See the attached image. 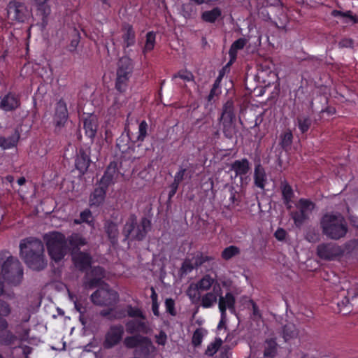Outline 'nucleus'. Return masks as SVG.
I'll list each match as a JSON object with an SVG mask.
<instances>
[{"label":"nucleus","mask_w":358,"mask_h":358,"mask_svg":"<svg viewBox=\"0 0 358 358\" xmlns=\"http://www.w3.org/2000/svg\"><path fill=\"white\" fill-rule=\"evenodd\" d=\"M44 252V245L40 239L28 237L20 241V257L34 271H40L46 268L48 262Z\"/></svg>","instance_id":"obj_1"},{"label":"nucleus","mask_w":358,"mask_h":358,"mask_svg":"<svg viewBox=\"0 0 358 358\" xmlns=\"http://www.w3.org/2000/svg\"><path fill=\"white\" fill-rule=\"evenodd\" d=\"M0 276L11 286L19 285L23 279V266L19 259L8 251L0 252Z\"/></svg>","instance_id":"obj_2"},{"label":"nucleus","mask_w":358,"mask_h":358,"mask_svg":"<svg viewBox=\"0 0 358 358\" xmlns=\"http://www.w3.org/2000/svg\"><path fill=\"white\" fill-rule=\"evenodd\" d=\"M150 229V220L146 217H143L138 224L136 215L135 214H131L122 229V234L124 236L123 241H142L145 239Z\"/></svg>","instance_id":"obj_3"},{"label":"nucleus","mask_w":358,"mask_h":358,"mask_svg":"<svg viewBox=\"0 0 358 358\" xmlns=\"http://www.w3.org/2000/svg\"><path fill=\"white\" fill-rule=\"evenodd\" d=\"M48 255L52 260L59 262L68 254L71 248L68 245L67 238L58 231L45 234L43 236Z\"/></svg>","instance_id":"obj_4"},{"label":"nucleus","mask_w":358,"mask_h":358,"mask_svg":"<svg viewBox=\"0 0 358 358\" xmlns=\"http://www.w3.org/2000/svg\"><path fill=\"white\" fill-rule=\"evenodd\" d=\"M93 304L101 307L115 306L120 300L119 294L108 283L99 287L90 296Z\"/></svg>","instance_id":"obj_5"},{"label":"nucleus","mask_w":358,"mask_h":358,"mask_svg":"<svg viewBox=\"0 0 358 358\" xmlns=\"http://www.w3.org/2000/svg\"><path fill=\"white\" fill-rule=\"evenodd\" d=\"M124 344L127 348H135L134 354L141 357H147L154 348L151 339L142 335H134L124 338Z\"/></svg>","instance_id":"obj_6"},{"label":"nucleus","mask_w":358,"mask_h":358,"mask_svg":"<svg viewBox=\"0 0 358 358\" xmlns=\"http://www.w3.org/2000/svg\"><path fill=\"white\" fill-rule=\"evenodd\" d=\"M8 17L18 22H24L29 16V11L24 3L10 1L7 5Z\"/></svg>","instance_id":"obj_7"},{"label":"nucleus","mask_w":358,"mask_h":358,"mask_svg":"<svg viewBox=\"0 0 358 358\" xmlns=\"http://www.w3.org/2000/svg\"><path fill=\"white\" fill-rule=\"evenodd\" d=\"M90 155V146H80L77 150L75 156V168L82 176L85 175L88 171V169L92 162Z\"/></svg>","instance_id":"obj_8"},{"label":"nucleus","mask_w":358,"mask_h":358,"mask_svg":"<svg viewBox=\"0 0 358 358\" xmlns=\"http://www.w3.org/2000/svg\"><path fill=\"white\" fill-rule=\"evenodd\" d=\"M126 331L134 335H147L152 331L149 322L147 320L141 318L131 319L125 323Z\"/></svg>","instance_id":"obj_9"},{"label":"nucleus","mask_w":358,"mask_h":358,"mask_svg":"<svg viewBox=\"0 0 358 358\" xmlns=\"http://www.w3.org/2000/svg\"><path fill=\"white\" fill-rule=\"evenodd\" d=\"M124 335V327L122 324L113 325L105 336L103 345L106 349H110L117 345Z\"/></svg>","instance_id":"obj_10"},{"label":"nucleus","mask_w":358,"mask_h":358,"mask_svg":"<svg viewBox=\"0 0 358 358\" xmlns=\"http://www.w3.org/2000/svg\"><path fill=\"white\" fill-rule=\"evenodd\" d=\"M75 267L80 272H87L91 268L92 257L89 252H78L71 254Z\"/></svg>","instance_id":"obj_11"},{"label":"nucleus","mask_w":358,"mask_h":358,"mask_svg":"<svg viewBox=\"0 0 358 358\" xmlns=\"http://www.w3.org/2000/svg\"><path fill=\"white\" fill-rule=\"evenodd\" d=\"M344 257L346 259H358V239L350 240L343 245H337V259Z\"/></svg>","instance_id":"obj_12"},{"label":"nucleus","mask_w":358,"mask_h":358,"mask_svg":"<svg viewBox=\"0 0 358 358\" xmlns=\"http://www.w3.org/2000/svg\"><path fill=\"white\" fill-rule=\"evenodd\" d=\"M320 227L324 235L329 238L336 239V215L324 214L320 220Z\"/></svg>","instance_id":"obj_13"},{"label":"nucleus","mask_w":358,"mask_h":358,"mask_svg":"<svg viewBox=\"0 0 358 358\" xmlns=\"http://www.w3.org/2000/svg\"><path fill=\"white\" fill-rule=\"evenodd\" d=\"M69 117L66 104L63 99L59 100L56 103L53 122L56 129L64 127Z\"/></svg>","instance_id":"obj_14"},{"label":"nucleus","mask_w":358,"mask_h":358,"mask_svg":"<svg viewBox=\"0 0 358 358\" xmlns=\"http://www.w3.org/2000/svg\"><path fill=\"white\" fill-rule=\"evenodd\" d=\"M83 127L85 134L90 138L91 143L94 142L98 128V119L94 114H90L84 119Z\"/></svg>","instance_id":"obj_15"},{"label":"nucleus","mask_w":358,"mask_h":358,"mask_svg":"<svg viewBox=\"0 0 358 358\" xmlns=\"http://www.w3.org/2000/svg\"><path fill=\"white\" fill-rule=\"evenodd\" d=\"M20 100L18 95L13 93L6 94L0 102V108L4 111H13L19 108Z\"/></svg>","instance_id":"obj_16"},{"label":"nucleus","mask_w":358,"mask_h":358,"mask_svg":"<svg viewBox=\"0 0 358 358\" xmlns=\"http://www.w3.org/2000/svg\"><path fill=\"white\" fill-rule=\"evenodd\" d=\"M317 255L322 259L333 260L336 257V245L332 243H322L317 247Z\"/></svg>","instance_id":"obj_17"},{"label":"nucleus","mask_w":358,"mask_h":358,"mask_svg":"<svg viewBox=\"0 0 358 358\" xmlns=\"http://www.w3.org/2000/svg\"><path fill=\"white\" fill-rule=\"evenodd\" d=\"M104 231L106 232L108 239L112 245H115L118 243L119 229L117 224L110 220H106L103 223Z\"/></svg>","instance_id":"obj_18"},{"label":"nucleus","mask_w":358,"mask_h":358,"mask_svg":"<svg viewBox=\"0 0 358 358\" xmlns=\"http://www.w3.org/2000/svg\"><path fill=\"white\" fill-rule=\"evenodd\" d=\"M231 170L236 173L235 176H240L242 184L244 181L243 176L246 175L250 170V164L248 159L243 158L241 160H236L231 164ZM247 179V177L245 178Z\"/></svg>","instance_id":"obj_19"},{"label":"nucleus","mask_w":358,"mask_h":358,"mask_svg":"<svg viewBox=\"0 0 358 358\" xmlns=\"http://www.w3.org/2000/svg\"><path fill=\"white\" fill-rule=\"evenodd\" d=\"M133 73L127 71L116 70L115 89L120 93L124 92Z\"/></svg>","instance_id":"obj_20"},{"label":"nucleus","mask_w":358,"mask_h":358,"mask_svg":"<svg viewBox=\"0 0 358 358\" xmlns=\"http://www.w3.org/2000/svg\"><path fill=\"white\" fill-rule=\"evenodd\" d=\"M254 180L255 185L257 187L261 188L262 189H264L265 183L267 179L264 168L262 166L261 160L259 158L255 159Z\"/></svg>","instance_id":"obj_21"},{"label":"nucleus","mask_w":358,"mask_h":358,"mask_svg":"<svg viewBox=\"0 0 358 358\" xmlns=\"http://www.w3.org/2000/svg\"><path fill=\"white\" fill-rule=\"evenodd\" d=\"M222 125V130L225 138L232 139L238 132V128L236 124V120H218Z\"/></svg>","instance_id":"obj_22"},{"label":"nucleus","mask_w":358,"mask_h":358,"mask_svg":"<svg viewBox=\"0 0 358 358\" xmlns=\"http://www.w3.org/2000/svg\"><path fill=\"white\" fill-rule=\"evenodd\" d=\"M106 192L102 188L96 187L90 196V206L91 208L99 207L102 206L105 201Z\"/></svg>","instance_id":"obj_23"},{"label":"nucleus","mask_w":358,"mask_h":358,"mask_svg":"<svg viewBox=\"0 0 358 358\" xmlns=\"http://www.w3.org/2000/svg\"><path fill=\"white\" fill-rule=\"evenodd\" d=\"M67 241L71 248V254L81 252L80 247L87 244V239L77 233L69 236L67 238Z\"/></svg>","instance_id":"obj_24"},{"label":"nucleus","mask_w":358,"mask_h":358,"mask_svg":"<svg viewBox=\"0 0 358 358\" xmlns=\"http://www.w3.org/2000/svg\"><path fill=\"white\" fill-rule=\"evenodd\" d=\"M20 138V131L15 129L13 134L8 137L0 136V147L3 149H10L17 146Z\"/></svg>","instance_id":"obj_25"},{"label":"nucleus","mask_w":358,"mask_h":358,"mask_svg":"<svg viewBox=\"0 0 358 358\" xmlns=\"http://www.w3.org/2000/svg\"><path fill=\"white\" fill-rule=\"evenodd\" d=\"M122 30L124 31L122 38L124 42V48L125 49L135 44L136 35L132 25L128 23L123 24Z\"/></svg>","instance_id":"obj_26"},{"label":"nucleus","mask_w":358,"mask_h":358,"mask_svg":"<svg viewBox=\"0 0 358 358\" xmlns=\"http://www.w3.org/2000/svg\"><path fill=\"white\" fill-rule=\"evenodd\" d=\"M299 331L296 325L291 322L286 321V323L282 327V336L285 342L296 338Z\"/></svg>","instance_id":"obj_27"},{"label":"nucleus","mask_w":358,"mask_h":358,"mask_svg":"<svg viewBox=\"0 0 358 358\" xmlns=\"http://www.w3.org/2000/svg\"><path fill=\"white\" fill-rule=\"evenodd\" d=\"M236 120L234 101L232 99L227 100L222 106V113L218 120Z\"/></svg>","instance_id":"obj_28"},{"label":"nucleus","mask_w":358,"mask_h":358,"mask_svg":"<svg viewBox=\"0 0 358 358\" xmlns=\"http://www.w3.org/2000/svg\"><path fill=\"white\" fill-rule=\"evenodd\" d=\"M222 9L219 7H213L210 10L203 11L201 15V19L207 23H215L219 18H222Z\"/></svg>","instance_id":"obj_29"},{"label":"nucleus","mask_w":358,"mask_h":358,"mask_svg":"<svg viewBox=\"0 0 358 358\" xmlns=\"http://www.w3.org/2000/svg\"><path fill=\"white\" fill-rule=\"evenodd\" d=\"M134 141L135 140H133L128 131L126 134L122 133V135L117 139L116 147L122 153L127 152L130 148L129 145V142L131 141L133 143H134Z\"/></svg>","instance_id":"obj_30"},{"label":"nucleus","mask_w":358,"mask_h":358,"mask_svg":"<svg viewBox=\"0 0 358 358\" xmlns=\"http://www.w3.org/2000/svg\"><path fill=\"white\" fill-rule=\"evenodd\" d=\"M236 299L233 294L230 292H227L224 297H220L219 299V309L220 310V304L222 303L225 307V311L227 308L231 311V313L236 314L235 308Z\"/></svg>","instance_id":"obj_31"},{"label":"nucleus","mask_w":358,"mask_h":358,"mask_svg":"<svg viewBox=\"0 0 358 358\" xmlns=\"http://www.w3.org/2000/svg\"><path fill=\"white\" fill-rule=\"evenodd\" d=\"M296 122L301 134H306L313 124L312 119L305 115H299L296 117Z\"/></svg>","instance_id":"obj_32"},{"label":"nucleus","mask_w":358,"mask_h":358,"mask_svg":"<svg viewBox=\"0 0 358 358\" xmlns=\"http://www.w3.org/2000/svg\"><path fill=\"white\" fill-rule=\"evenodd\" d=\"M277 343L275 339H267L265 342L264 356L266 358H273L277 354Z\"/></svg>","instance_id":"obj_33"},{"label":"nucleus","mask_w":358,"mask_h":358,"mask_svg":"<svg viewBox=\"0 0 358 358\" xmlns=\"http://www.w3.org/2000/svg\"><path fill=\"white\" fill-rule=\"evenodd\" d=\"M242 301L247 305V308H249V306H252V313L251 315V319L253 321H258L262 319V316L259 308L252 299H250L247 296H243L242 298Z\"/></svg>","instance_id":"obj_34"},{"label":"nucleus","mask_w":358,"mask_h":358,"mask_svg":"<svg viewBox=\"0 0 358 358\" xmlns=\"http://www.w3.org/2000/svg\"><path fill=\"white\" fill-rule=\"evenodd\" d=\"M134 69L133 60L127 55L120 57L117 63V69L133 73Z\"/></svg>","instance_id":"obj_35"},{"label":"nucleus","mask_w":358,"mask_h":358,"mask_svg":"<svg viewBox=\"0 0 358 358\" xmlns=\"http://www.w3.org/2000/svg\"><path fill=\"white\" fill-rule=\"evenodd\" d=\"M337 18H339L343 23L346 24L358 23V16L352 15V12L350 10L345 12L337 10Z\"/></svg>","instance_id":"obj_36"},{"label":"nucleus","mask_w":358,"mask_h":358,"mask_svg":"<svg viewBox=\"0 0 358 358\" xmlns=\"http://www.w3.org/2000/svg\"><path fill=\"white\" fill-rule=\"evenodd\" d=\"M293 134L291 130L287 129L280 136V145L283 150L287 152L292 143Z\"/></svg>","instance_id":"obj_37"},{"label":"nucleus","mask_w":358,"mask_h":358,"mask_svg":"<svg viewBox=\"0 0 358 358\" xmlns=\"http://www.w3.org/2000/svg\"><path fill=\"white\" fill-rule=\"evenodd\" d=\"M282 189V195L284 201V203L287 206V208H289L291 206H288L289 202L292 201V199L294 196V192L292 187L287 183L284 182L281 185Z\"/></svg>","instance_id":"obj_38"},{"label":"nucleus","mask_w":358,"mask_h":358,"mask_svg":"<svg viewBox=\"0 0 358 358\" xmlns=\"http://www.w3.org/2000/svg\"><path fill=\"white\" fill-rule=\"evenodd\" d=\"M37 10L40 15L42 16L41 25L44 29L48 23V17L51 13L50 6L47 3H44L37 6Z\"/></svg>","instance_id":"obj_39"},{"label":"nucleus","mask_w":358,"mask_h":358,"mask_svg":"<svg viewBox=\"0 0 358 358\" xmlns=\"http://www.w3.org/2000/svg\"><path fill=\"white\" fill-rule=\"evenodd\" d=\"M214 278L210 275H205L195 285L200 291H207L214 284Z\"/></svg>","instance_id":"obj_40"},{"label":"nucleus","mask_w":358,"mask_h":358,"mask_svg":"<svg viewBox=\"0 0 358 358\" xmlns=\"http://www.w3.org/2000/svg\"><path fill=\"white\" fill-rule=\"evenodd\" d=\"M348 232V226L343 217L337 213V239L345 236Z\"/></svg>","instance_id":"obj_41"},{"label":"nucleus","mask_w":358,"mask_h":358,"mask_svg":"<svg viewBox=\"0 0 358 358\" xmlns=\"http://www.w3.org/2000/svg\"><path fill=\"white\" fill-rule=\"evenodd\" d=\"M241 253L240 248L235 245H230L223 250L221 257L224 260H229Z\"/></svg>","instance_id":"obj_42"},{"label":"nucleus","mask_w":358,"mask_h":358,"mask_svg":"<svg viewBox=\"0 0 358 358\" xmlns=\"http://www.w3.org/2000/svg\"><path fill=\"white\" fill-rule=\"evenodd\" d=\"M182 13L187 19L194 18L196 15V8L192 3H184L182 6Z\"/></svg>","instance_id":"obj_43"},{"label":"nucleus","mask_w":358,"mask_h":358,"mask_svg":"<svg viewBox=\"0 0 358 358\" xmlns=\"http://www.w3.org/2000/svg\"><path fill=\"white\" fill-rule=\"evenodd\" d=\"M127 313L129 317H131L133 319H146V315L143 313V310L141 308L133 307L131 305L127 306Z\"/></svg>","instance_id":"obj_44"},{"label":"nucleus","mask_w":358,"mask_h":358,"mask_svg":"<svg viewBox=\"0 0 358 358\" xmlns=\"http://www.w3.org/2000/svg\"><path fill=\"white\" fill-rule=\"evenodd\" d=\"M80 40V35L78 31L74 29L71 34V42L67 46L68 50L73 52H75Z\"/></svg>","instance_id":"obj_45"},{"label":"nucleus","mask_w":358,"mask_h":358,"mask_svg":"<svg viewBox=\"0 0 358 358\" xmlns=\"http://www.w3.org/2000/svg\"><path fill=\"white\" fill-rule=\"evenodd\" d=\"M223 341L220 338H216L213 343H211L205 351V355L208 357H213L220 349Z\"/></svg>","instance_id":"obj_46"},{"label":"nucleus","mask_w":358,"mask_h":358,"mask_svg":"<svg viewBox=\"0 0 358 358\" xmlns=\"http://www.w3.org/2000/svg\"><path fill=\"white\" fill-rule=\"evenodd\" d=\"M217 299L214 293L208 292L202 296L201 305L203 308H210L217 302Z\"/></svg>","instance_id":"obj_47"},{"label":"nucleus","mask_w":358,"mask_h":358,"mask_svg":"<svg viewBox=\"0 0 358 358\" xmlns=\"http://www.w3.org/2000/svg\"><path fill=\"white\" fill-rule=\"evenodd\" d=\"M80 221L78 222L75 220L76 223L86 222L90 226L94 227V219L92 217V212L89 209H85L82 211L80 214Z\"/></svg>","instance_id":"obj_48"},{"label":"nucleus","mask_w":358,"mask_h":358,"mask_svg":"<svg viewBox=\"0 0 358 358\" xmlns=\"http://www.w3.org/2000/svg\"><path fill=\"white\" fill-rule=\"evenodd\" d=\"M248 40L245 38H240L235 41L231 45L229 53H233L237 55V51L242 50L246 45Z\"/></svg>","instance_id":"obj_49"},{"label":"nucleus","mask_w":358,"mask_h":358,"mask_svg":"<svg viewBox=\"0 0 358 358\" xmlns=\"http://www.w3.org/2000/svg\"><path fill=\"white\" fill-rule=\"evenodd\" d=\"M187 294L193 302H196L201 299L200 290L195 285L194 286L193 284L190 285L187 289Z\"/></svg>","instance_id":"obj_50"},{"label":"nucleus","mask_w":358,"mask_h":358,"mask_svg":"<svg viewBox=\"0 0 358 358\" xmlns=\"http://www.w3.org/2000/svg\"><path fill=\"white\" fill-rule=\"evenodd\" d=\"M155 44V33L154 31H149L146 34V41L143 50V52L146 51H151Z\"/></svg>","instance_id":"obj_51"},{"label":"nucleus","mask_w":358,"mask_h":358,"mask_svg":"<svg viewBox=\"0 0 358 358\" xmlns=\"http://www.w3.org/2000/svg\"><path fill=\"white\" fill-rule=\"evenodd\" d=\"M292 217L297 227H300L307 218V215L303 210L292 212Z\"/></svg>","instance_id":"obj_52"},{"label":"nucleus","mask_w":358,"mask_h":358,"mask_svg":"<svg viewBox=\"0 0 358 358\" xmlns=\"http://www.w3.org/2000/svg\"><path fill=\"white\" fill-rule=\"evenodd\" d=\"M113 308H109L107 310H102L100 312V315L104 317H108L109 320H115V319H121L124 317V312L122 311L120 313H116L115 314H113L112 312Z\"/></svg>","instance_id":"obj_53"},{"label":"nucleus","mask_w":358,"mask_h":358,"mask_svg":"<svg viewBox=\"0 0 358 358\" xmlns=\"http://www.w3.org/2000/svg\"><path fill=\"white\" fill-rule=\"evenodd\" d=\"M203 338V329L202 328L196 329L192 338V343L195 347H199Z\"/></svg>","instance_id":"obj_54"},{"label":"nucleus","mask_w":358,"mask_h":358,"mask_svg":"<svg viewBox=\"0 0 358 358\" xmlns=\"http://www.w3.org/2000/svg\"><path fill=\"white\" fill-rule=\"evenodd\" d=\"M148 124L145 120H143L138 127V135L134 142L143 141L147 136Z\"/></svg>","instance_id":"obj_55"},{"label":"nucleus","mask_w":358,"mask_h":358,"mask_svg":"<svg viewBox=\"0 0 358 358\" xmlns=\"http://www.w3.org/2000/svg\"><path fill=\"white\" fill-rule=\"evenodd\" d=\"M214 258L210 256H204L202 252H199L194 257V266L198 268L202 266L206 262L213 260Z\"/></svg>","instance_id":"obj_56"},{"label":"nucleus","mask_w":358,"mask_h":358,"mask_svg":"<svg viewBox=\"0 0 358 358\" xmlns=\"http://www.w3.org/2000/svg\"><path fill=\"white\" fill-rule=\"evenodd\" d=\"M102 279L101 278L92 277L85 284V287L88 289H94L97 287L104 286L106 282Z\"/></svg>","instance_id":"obj_57"},{"label":"nucleus","mask_w":358,"mask_h":358,"mask_svg":"<svg viewBox=\"0 0 358 358\" xmlns=\"http://www.w3.org/2000/svg\"><path fill=\"white\" fill-rule=\"evenodd\" d=\"M117 171V162L115 161L111 162L107 166L103 176H108L113 180L115 174Z\"/></svg>","instance_id":"obj_58"},{"label":"nucleus","mask_w":358,"mask_h":358,"mask_svg":"<svg viewBox=\"0 0 358 358\" xmlns=\"http://www.w3.org/2000/svg\"><path fill=\"white\" fill-rule=\"evenodd\" d=\"M152 294H151V299H152V310L153 314L155 316H159V303L157 301V294L155 292V290L153 287L151 288Z\"/></svg>","instance_id":"obj_59"},{"label":"nucleus","mask_w":358,"mask_h":358,"mask_svg":"<svg viewBox=\"0 0 358 358\" xmlns=\"http://www.w3.org/2000/svg\"><path fill=\"white\" fill-rule=\"evenodd\" d=\"M320 236L319 231L313 228L308 229L306 235V238L310 243H316L320 241Z\"/></svg>","instance_id":"obj_60"},{"label":"nucleus","mask_w":358,"mask_h":358,"mask_svg":"<svg viewBox=\"0 0 358 358\" xmlns=\"http://www.w3.org/2000/svg\"><path fill=\"white\" fill-rule=\"evenodd\" d=\"M91 269L90 271V275L92 277H96V278H105V269L100 266H92L90 268Z\"/></svg>","instance_id":"obj_61"},{"label":"nucleus","mask_w":358,"mask_h":358,"mask_svg":"<svg viewBox=\"0 0 358 358\" xmlns=\"http://www.w3.org/2000/svg\"><path fill=\"white\" fill-rule=\"evenodd\" d=\"M165 306L166 312L172 316H176L177 312L175 308V301L171 298L166 299L165 301Z\"/></svg>","instance_id":"obj_62"},{"label":"nucleus","mask_w":358,"mask_h":358,"mask_svg":"<svg viewBox=\"0 0 358 358\" xmlns=\"http://www.w3.org/2000/svg\"><path fill=\"white\" fill-rule=\"evenodd\" d=\"M220 313H221V319L217 326V329H220L222 328L227 329L226 323H227V313H225V307L221 303L220 304Z\"/></svg>","instance_id":"obj_63"},{"label":"nucleus","mask_w":358,"mask_h":358,"mask_svg":"<svg viewBox=\"0 0 358 358\" xmlns=\"http://www.w3.org/2000/svg\"><path fill=\"white\" fill-rule=\"evenodd\" d=\"M113 182V180L110 178L108 176H103L100 180L99 181V188H102L106 192L108 191V187Z\"/></svg>","instance_id":"obj_64"}]
</instances>
